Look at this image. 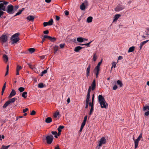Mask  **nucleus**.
Segmentation results:
<instances>
[{
  "mask_svg": "<svg viewBox=\"0 0 149 149\" xmlns=\"http://www.w3.org/2000/svg\"><path fill=\"white\" fill-rule=\"evenodd\" d=\"M8 1H6L4 0H0V2L1 3H0V5L1 4H3V3H5V2H7ZM4 14V12L3 11H1L0 10V18H1V16L3 15Z\"/></svg>",
  "mask_w": 149,
  "mask_h": 149,
  "instance_id": "13",
  "label": "nucleus"
},
{
  "mask_svg": "<svg viewBox=\"0 0 149 149\" xmlns=\"http://www.w3.org/2000/svg\"><path fill=\"white\" fill-rule=\"evenodd\" d=\"M52 121V119L50 117H47L46 118L45 122L47 123H50Z\"/></svg>",
  "mask_w": 149,
  "mask_h": 149,
  "instance_id": "17",
  "label": "nucleus"
},
{
  "mask_svg": "<svg viewBox=\"0 0 149 149\" xmlns=\"http://www.w3.org/2000/svg\"><path fill=\"white\" fill-rule=\"evenodd\" d=\"M49 40L52 42H54L56 40V38L55 37H50Z\"/></svg>",
  "mask_w": 149,
  "mask_h": 149,
  "instance_id": "33",
  "label": "nucleus"
},
{
  "mask_svg": "<svg viewBox=\"0 0 149 149\" xmlns=\"http://www.w3.org/2000/svg\"><path fill=\"white\" fill-rule=\"evenodd\" d=\"M147 109H148V111H149V106H143V110L145 111Z\"/></svg>",
  "mask_w": 149,
  "mask_h": 149,
  "instance_id": "43",
  "label": "nucleus"
},
{
  "mask_svg": "<svg viewBox=\"0 0 149 149\" xmlns=\"http://www.w3.org/2000/svg\"><path fill=\"white\" fill-rule=\"evenodd\" d=\"M140 140L138 139H136L134 141V143H135V149H136L138 145L139 141Z\"/></svg>",
  "mask_w": 149,
  "mask_h": 149,
  "instance_id": "24",
  "label": "nucleus"
},
{
  "mask_svg": "<svg viewBox=\"0 0 149 149\" xmlns=\"http://www.w3.org/2000/svg\"><path fill=\"white\" fill-rule=\"evenodd\" d=\"M53 49L54 51V53L55 54L56 52L58 50V47L56 45L54 47Z\"/></svg>",
  "mask_w": 149,
  "mask_h": 149,
  "instance_id": "37",
  "label": "nucleus"
},
{
  "mask_svg": "<svg viewBox=\"0 0 149 149\" xmlns=\"http://www.w3.org/2000/svg\"><path fill=\"white\" fill-rule=\"evenodd\" d=\"M92 86L91 89L93 91L95 88L96 86V84L95 82V79H94L93 82L91 84Z\"/></svg>",
  "mask_w": 149,
  "mask_h": 149,
  "instance_id": "12",
  "label": "nucleus"
},
{
  "mask_svg": "<svg viewBox=\"0 0 149 149\" xmlns=\"http://www.w3.org/2000/svg\"><path fill=\"white\" fill-rule=\"evenodd\" d=\"M4 136L3 135H2L1 136L0 135V140H2V139H4Z\"/></svg>",
  "mask_w": 149,
  "mask_h": 149,
  "instance_id": "63",
  "label": "nucleus"
},
{
  "mask_svg": "<svg viewBox=\"0 0 149 149\" xmlns=\"http://www.w3.org/2000/svg\"><path fill=\"white\" fill-rule=\"evenodd\" d=\"M118 86H117L115 85L113 86V89L115 90H116Z\"/></svg>",
  "mask_w": 149,
  "mask_h": 149,
  "instance_id": "61",
  "label": "nucleus"
},
{
  "mask_svg": "<svg viewBox=\"0 0 149 149\" xmlns=\"http://www.w3.org/2000/svg\"><path fill=\"white\" fill-rule=\"evenodd\" d=\"M77 41L78 42H82L84 41V39L82 37H79L77 38Z\"/></svg>",
  "mask_w": 149,
  "mask_h": 149,
  "instance_id": "31",
  "label": "nucleus"
},
{
  "mask_svg": "<svg viewBox=\"0 0 149 149\" xmlns=\"http://www.w3.org/2000/svg\"><path fill=\"white\" fill-rule=\"evenodd\" d=\"M86 7L84 3H82L80 6V9L81 10H85Z\"/></svg>",
  "mask_w": 149,
  "mask_h": 149,
  "instance_id": "27",
  "label": "nucleus"
},
{
  "mask_svg": "<svg viewBox=\"0 0 149 149\" xmlns=\"http://www.w3.org/2000/svg\"><path fill=\"white\" fill-rule=\"evenodd\" d=\"M56 17V19L57 21H59L60 19V17L56 15L55 16Z\"/></svg>",
  "mask_w": 149,
  "mask_h": 149,
  "instance_id": "59",
  "label": "nucleus"
},
{
  "mask_svg": "<svg viewBox=\"0 0 149 149\" xmlns=\"http://www.w3.org/2000/svg\"><path fill=\"white\" fill-rule=\"evenodd\" d=\"M20 35V33H16L13 35L11 37V39H13V38H18V36Z\"/></svg>",
  "mask_w": 149,
  "mask_h": 149,
  "instance_id": "21",
  "label": "nucleus"
},
{
  "mask_svg": "<svg viewBox=\"0 0 149 149\" xmlns=\"http://www.w3.org/2000/svg\"><path fill=\"white\" fill-rule=\"evenodd\" d=\"M91 86H90L89 87L87 94V95L86 98H87L90 99V95L91 93Z\"/></svg>",
  "mask_w": 149,
  "mask_h": 149,
  "instance_id": "20",
  "label": "nucleus"
},
{
  "mask_svg": "<svg viewBox=\"0 0 149 149\" xmlns=\"http://www.w3.org/2000/svg\"><path fill=\"white\" fill-rule=\"evenodd\" d=\"M84 48V47H81L79 46H78L75 47L74 49V51H75L76 52H79L80 50Z\"/></svg>",
  "mask_w": 149,
  "mask_h": 149,
  "instance_id": "15",
  "label": "nucleus"
},
{
  "mask_svg": "<svg viewBox=\"0 0 149 149\" xmlns=\"http://www.w3.org/2000/svg\"><path fill=\"white\" fill-rule=\"evenodd\" d=\"M43 33L45 34H47L49 33V31L48 30H47L43 31Z\"/></svg>",
  "mask_w": 149,
  "mask_h": 149,
  "instance_id": "60",
  "label": "nucleus"
},
{
  "mask_svg": "<svg viewBox=\"0 0 149 149\" xmlns=\"http://www.w3.org/2000/svg\"><path fill=\"white\" fill-rule=\"evenodd\" d=\"M93 110H94L93 108L91 107V109L90 110V112L89 113V114L90 115H91L92 114L93 112Z\"/></svg>",
  "mask_w": 149,
  "mask_h": 149,
  "instance_id": "48",
  "label": "nucleus"
},
{
  "mask_svg": "<svg viewBox=\"0 0 149 149\" xmlns=\"http://www.w3.org/2000/svg\"><path fill=\"white\" fill-rule=\"evenodd\" d=\"M10 146V145L7 146L2 145L0 149H8V148Z\"/></svg>",
  "mask_w": 149,
  "mask_h": 149,
  "instance_id": "32",
  "label": "nucleus"
},
{
  "mask_svg": "<svg viewBox=\"0 0 149 149\" xmlns=\"http://www.w3.org/2000/svg\"><path fill=\"white\" fill-rule=\"evenodd\" d=\"M8 70H9V65H8L7 67H6V72L5 76H6L7 75H8Z\"/></svg>",
  "mask_w": 149,
  "mask_h": 149,
  "instance_id": "47",
  "label": "nucleus"
},
{
  "mask_svg": "<svg viewBox=\"0 0 149 149\" xmlns=\"http://www.w3.org/2000/svg\"><path fill=\"white\" fill-rule=\"evenodd\" d=\"M99 102L100 104L101 108H106L108 106V104L106 102L104 98L101 95H99L98 96Z\"/></svg>",
  "mask_w": 149,
  "mask_h": 149,
  "instance_id": "2",
  "label": "nucleus"
},
{
  "mask_svg": "<svg viewBox=\"0 0 149 149\" xmlns=\"http://www.w3.org/2000/svg\"><path fill=\"white\" fill-rule=\"evenodd\" d=\"M11 39L12 40L11 42L12 44L17 42L20 40V39L19 38H14Z\"/></svg>",
  "mask_w": 149,
  "mask_h": 149,
  "instance_id": "14",
  "label": "nucleus"
},
{
  "mask_svg": "<svg viewBox=\"0 0 149 149\" xmlns=\"http://www.w3.org/2000/svg\"><path fill=\"white\" fill-rule=\"evenodd\" d=\"M148 41H149V40H147L144 41H143L142 42H141L140 43V49L139 50H141L142 47L145 44V43H147Z\"/></svg>",
  "mask_w": 149,
  "mask_h": 149,
  "instance_id": "19",
  "label": "nucleus"
},
{
  "mask_svg": "<svg viewBox=\"0 0 149 149\" xmlns=\"http://www.w3.org/2000/svg\"><path fill=\"white\" fill-rule=\"evenodd\" d=\"M19 6L18 5H16L14 7V11L15 12V11H16L19 8Z\"/></svg>",
  "mask_w": 149,
  "mask_h": 149,
  "instance_id": "49",
  "label": "nucleus"
},
{
  "mask_svg": "<svg viewBox=\"0 0 149 149\" xmlns=\"http://www.w3.org/2000/svg\"><path fill=\"white\" fill-rule=\"evenodd\" d=\"M6 82H5L4 83L2 87V90L5 91V89L6 88Z\"/></svg>",
  "mask_w": 149,
  "mask_h": 149,
  "instance_id": "50",
  "label": "nucleus"
},
{
  "mask_svg": "<svg viewBox=\"0 0 149 149\" xmlns=\"http://www.w3.org/2000/svg\"><path fill=\"white\" fill-rule=\"evenodd\" d=\"M47 72V69H46V70H44L43 71H42V72H41V74L40 75L41 76V77H42L43 75V74H46V73Z\"/></svg>",
  "mask_w": 149,
  "mask_h": 149,
  "instance_id": "38",
  "label": "nucleus"
},
{
  "mask_svg": "<svg viewBox=\"0 0 149 149\" xmlns=\"http://www.w3.org/2000/svg\"><path fill=\"white\" fill-rule=\"evenodd\" d=\"M25 9V8H23L22 9H21L20 10H19L18 12L17 13H16V14L14 16V17H15L16 16H17L18 15H19L20 14H21L22 13L24 9Z\"/></svg>",
  "mask_w": 149,
  "mask_h": 149,
  "instance_id": "22",
  "label": "nucleus"
},
{
  "mask_svg": "<svg viewBox=\"0 0 149 149\" xmlns=\"http://www.w3.org/2000/svg\"><path fill=\"white\" fill-rule=\"evenodd\" d=\"M22 69V67L19 65H17V66L16 70L19 71Z\"/></svg>",
  "mask_w": 149,
  "mask_h": 149,
  "instance_id": "42",
  "label": "nucleus"
},
{
  "mask_svg": "<svg viewBox=\"0 0 149 149\" xmlns=\"http://www.w3.org/2000/svg\"><path fill=\"white\" fill-rule=\"evenodd\" d=\"M117 83L119 85L120 87H121L123 86V83L120 81L118 80L117 81Z\"/></svg>",
  "mask_w": 149,
  "mask_h": 149,
  "instance_id": "35",
  "label": "nucleus"
},
{
  "mask_svg": "<svg viewBox=\"0 0 149 149\" xmlns=\"http://www.w3.org/2000/svg\"><path fill=\"white\" fill-rule=\"evenodd\" d=\"M59 114V112L58 111L55 112L53 115V116L54 118H56L57 116H58Z\"/></svg>",
  "mask_w": 149,
  "mask_h": 149,
  "instance_id": "36",
  "label": "nucleus"
},
{
  "mask_svg": "<svg viewBox=\"0 0 149 149\" xmlns=\"http://www.w3.org/2000/svg\"><path fill=\"white\" fill-rule=\"evenodd\" d=\"M52 134L54 135H55L57 134V132L56 131H52L51 132Z\"/></svg>",
  "mask_w": 149,
  "mask_h": 149,
  "instance_id": "62",
  "label": "nucleus"
},
{
  "mask_svg": "<svg viewBox=\"0 0 149 149\" xmlns=\"http://www.w3.org/2000/svg\"><path fill=\"white\" fill-rule=\"evenodd\" d=\"M36 114V112L34 110L32 111L30 113L31 115H34Z\"/></svg>",
  "mask_w": 149,
  "mask_h": 149,
  "instance_id": "52",
  "label": "nucleus"
},
{
  "mask_svg": "<svg viewBox=\"0 0 149 149\" xmlns=\"http://www.w3.org/2000/svg\"><path fill=\"white\" fill-rule=\"evenodd\" d=\"M35 18V16L32 15H29L26 18V19L29 21H33Z\"/></svg>",
  "mask_w": 149,
  "mask_h": 149,
  "instance_id": "10",
  "label": "nucleus"
},
{
  "mask_svg": "<svg viewBox=\"0 0 149 149\" xmlns=\"http://www.w3.org/2000/svg\"><path fill=\"white\" fill-rule=\"evenodd\" d=\"M91 67V65L90 64H89L88 65V67L86 69V76L88 77L90 75V69Z\"/></svg>",
  "mask_w": 149,
  "mask_h": 149,
  "instance_id": "11",
  "label": "nucleus"
},
{
  "mask_svg": "<svg viewBox=\"0 0 149 149\" xmlns=\"http://www.w3.org/2000/svg\"><path fill=\"white\" fill-rule=\"evenodd\" d=\"M10 104V103L9 102V101L8 100L3 105V108L4 109H6L7 107Z\"/></svg>",
  "mask_w": 149,
  "mask_h": 149,
  "instance_id": "23",
  "label": "nucleus"
},
{
  "mask_svg": "<svg viewBox=\"0 0 149 149\" xmlns=\"http://www.w3.org/2000/svg\"><path fill=\"white\" fill-rule=\"evenodd\" d=\"M135 49V47L134 46H132L131 47L129 48L128 52V53L132 52L134 51Z\"/></svg>",
  "mask_w": 149,
  "mask_h": 149,
  "instance_id": "25",
  "label": "nucleus"
},
{
  "mask_svg": "<svg viewBox=\"0 0 149 149\" xmlns=\"http://www.w3.org/2000/svg\"><path fill=\"white\" fill-rule=\"evenodd\" d=\"M106 143V139L105 137H103L100 139L99 141L98 146L101 147L102 144H105Z\"/></svg>",
  "mask_w": 149,
  "mask_h": 149,
  "instance_id": "5",
  "label": "nucleus"
},
{
  "mask_svg": "<svg viewBox=\"0 0 149 149\" xmlns=\"http://www.w3.org/2000/svg\"><path fill=\"white\" fill-rule=\"evenodd\" d=\"M54 137L52 135H48L46 137V142L47 144H50L52 143Z\"/></svg>",
  "mask_w": 149,
  "mask_h": 149,
  "instance_id": "3",
  "label": "nucleus"
},
{
  "mask_svg": "<svg viewBox=\"0 0 149 149\" xmlns=\"http://www.w3.org/2000/svg\"><path fill=\"white\" fill-rule=\"evenodd\" d=\"M89 106L91 107L94 108V104L91 103V102H89Z\"/></svg>",
  "mask_w": 149,
  "mask_h": 149,
  "instance_id": "55",
  "label": "nucleus"
},
{
  "mask_svg": "<svg viewBox=\"0 0 149 149\" xmlns=\"http://www.w3.org/2000/svg\"><path fill=\"white\" fill-rule=\"evenodd\" d=\"M9 3L8 2L4 3L3 4H1L0 6V10L6 12L9 14H12L15 13L14 6L11 4L8 5L7 8V5Z\"/></svg>",
  "mask_w": 149,
  "mask_h": 149,
  "instance_id": "1",
  "label": "nucleus"
},
{
  "mask_svg": "<svg viewBox=\"0 0 149 149\" xmlns=\"http://www.w3.org/2000/svg\"><path fill=\"white\" fill-rule=\"evenodd\" d=\"M53 20L52 19H51L48 22H44L43 23V26L45 27L48 25H51L53 24Z\"/></svg>",
  "mask_w": 149,
  "mask_h": 149,
  "instance_id": "6",
  "label": "nucleus"
},
{
  "mask_svg": "<svg viewBox=\"0 0 149 149\" xmlns=\"http://www.w3.org/2000/svg\"><path fill=\"white\" fill-rule=\"evenodd\" d=\"M90 101V99L86 98V107L85 108L87 109L88 108V105L89 104V101Z\"/></svg>",
  "mask_w": 149,
  "mask_h": 149,
  "instance_id": "26",
  "label": "nucleus"
},
{
  "mask_svg": "<svg viewBox=\"0 0 149 149\" xmlns=\"http://www.w3.org/2000/svg\"><path fill=\"white\" fill-rule=\"evenodd\" d=\"M86 122L84 121H83V122H82V123H81V127H84L85 125L86 124Z\"/></svg>",
  "mask_w": 149,
  "mask_h": 149,
  "instance_id": "51",
  "label": "nucleus"
},
{
  "mask_svg": "<svg viewBox=\"0 0 149 149\" xmlns=\"http://www.w3.org/2000/svg\"><path fill=\"white\" fill-rule=\"evenodd\" d=\"M17 100V98L15 97L11 99H10L8 101L10 104L13 103Z\"/></svg>",
  "mask_w": 149,
  "mask_h": 149,
  "instance_id": "29",
  "label": "nucleus"
},
{
  "mask_svg": "<svg viewBox=\"0 0 149 149\" xmlns=\"http://www.w3.org/2000/svg\"><path fill=\"white\" fill-rule=\"evenodd\" d=\"M125 8V7L120 5H118L115 8V10L116 11H119Z\"/></svg>",
  "mask_w": 149,
  "mask_h": 149,
  "instance_id": "7",
  "label": "nucleus"
},
{
  "mask_svg": "<svg viewBox=\"0 0 149 149\" xmlns=\"http://www.w3.org/2000/svg\"><path fill=\"white\" fill-rule=\"evenodd\" d=\"M100 71V68L95 67L94 70V73L95 74V77L96 78L98 77V75Z\"/></svg>",
  "mask_w": 149,
  "mask_h": 149,
  "instance_id": "8",
  "label": "nucleus"
},
{
  "mask_svg": "<svg viewBox=\"0 0 149 149\" xmlns=\"http://www.w3.org/2000/svg\"><path fill=\"white\" fill-rule=\"evenodd\" d=\"M64 13H65V15L66 16H68L69 15V12L68 11L66 10L64 11Z\"/></svg>",
  "mask_w": 149,
  "mask_h": 149,
  "instance_id": "56",
  "label": "nucleus"
},
{
  "mask_svg": "<svg viewBox=\"0 0 149 149\" xmlns=\"http://www.w3.org/2000/svg\"><path fill=\"white\" fill-rule=\"evenodd\" d=\"M3 58L4 61H5L6 63L8 62V58L6 54H4L3 55Z\"/></svg>",
  "mask_w": 149,
  "mask_h": 149,
  "instance_id": "18",
  "label": "nucleus"
},
{
  "mask_svg": "<svg viewBox=\"0 0 149 149\" xmlns=\"http://www.w3.org/2000/svg\"><path fill=\"white\" fill-rule=\"evenodd\" d=\"M64 127L63 125H60L58 127L57 129L58 130L60 131H61V130L63 129Z\"/></svg>",
  "mask_w": 149,
  "mask_h": 149,
  "instance_id": "41",
  "label": "nucleus"
},
{
  "mask_svg": "<svg viewBox=\"0 0 149 149\" xmlns=\"http://www.w3.org/2000/svg\"><path fill=\"white\" fill-rule=\"evenodd\" d=\"M142 133H141L140 134L139 136V137H138V138H137V139H139L140 140V138H142Z\"/></svg>",
  "mask_w": 149,
  "mask_h": 149,
  "instance_id": "58",
  "label": "nucleus"
},
{
  "mask_svg": "<svg viewBox=\"0 0 149 149\" xmlns=\"http://www.w3.org/2000/svg\"><path fill=\"white\" fill-rule=\"evenodd\" d=\"M102 60L103 59H102L101 61L98 63L97 66L96 67L100 68V66L102 63Z\"/></svg>",
  "mask_w": 149,
  "mask_h": 149,
  "instance_id": "45",
  "label": "nucleus"
},
{
  "mask_svg": "<svg viewBox=\"0 0 149 149\" xmlns=\"http://www.w3.org/2000/svg\"><path fill=\"white\" fill-rule=\"evenodd\" d=\"M44 84L42 83H40L38 84V87L39 88H42L44 87Z\"/></svg>",
  "mask_w": 149,
  "mask_h": 149,
  "instance_id": "44",
  "label": "nucleus"
},
{
  "mask_svg": "<svg viewBox=\"0 0 149 149\" xmlns=\"http://www.w3.org/2000/svg\"><path fill=\"white\" fill-rule=\"evenodd\" d=\"M93 17L91 16L88 17L86 20V22L88 23H90L92 22Z\"/></svg>",
  "mask_w": 149,
  "mask_h": 149,
  "instance_id": "28",
  "label": "nucleus"
},
{
  "mask_svg": "<svg viewBox=\"0 0 149 149\" xmlns=\"http://www.w3.org/2000/svg\"><path fill=\"white\" fill-rule=\"evenodd\" d=\"M121 16V15L120 14H118L116 15L114 17L113 22L116 21Z\"/></svg>",
  "mask_w": 149,
  "mask_h": 149,
  "instance_id": "16",
  "label": "nucleus"
},
{
  "mask_svg": "<svg viewBox=\"0 0 149 149\" xmlns=\"http://www.w3.org/2000/svg\"><path fill=\"white\" fill-rule=\"evenodd\" d=\"M35 49L34 48H29L28 50L31 54L32 53L35 51Z\"/></svg>",
  "mask_w": 149,
  "mask_h": 149,
  "instance_id": "30",
  "label": "nucleus"
},
{
  "mask_svg": "<svg viewBox=\"0 0 149 149\" xmlns=\"http://www.w3.org/2000/svg\"><path fill=\"white\" fill-rule=\"evenodd\" d=\"M27 93L26 92H24L22 94V96L24 98H26L27 97Z\"/></svg>",
  "mask_w": 149,
  "mask_h": 149,
  "instance_id": "34",
  "label": "nucleus"
},
{
  "mask_svg": "<svg viewBox=\"0 0 149 149\" xmlns=\"http://www.w3.org/2000/svg\"><path fill=\"white\" fill-rule=\"evenodd\" d=\"M97 58V56L96 55L95 53H94L93 57V59L94 61H95Z\"/></svg>",
  "mask_w": 149,
  "mask_h": 149,
  "instance_id": "39",
  "label": "nucleus"
},
{
  "mask_svg": "<svg viewBox=\"0 0 149 149\" xmlns=\"http://www.w3.org/2000/svg\"><path fill=\"white\" fill-rule=\"evenodd\" d=\"M149 115V111L146 112H145V116H147Z\"/></svg>",
  "mask_w": 149,
  "mask_h": 149,
  "instance_id": "64",
  "label": "nucleus"
},
{
  "mask_svg": "<svg viewBox=\"0 0 149 149\" xmlns=\"http://www.w3.org/2000/svg\"><path fill=\"white\" fill-rule=\"evenodd\" d=\"M50 37L51 36H49L45 35L44 36L43 38H44L45 39L46 38H47L49 40Z\"/></svg>",
  "mask_w": 149,
  "mask_h": 149,
  "instance_id": "53",
  "label": "nucleus"
},
{
  "mask_svg": "<svg viewBox=\"0 0 149 149\" xmlns=\"http://www.w3.org/2000/svg\"><path fill=\"white\" fill-rule=\"evenodd\" d=\"M116 63L115 62H113L112 63V67H114L115 68L116 67Z\"/></svg>",
  "mask_w": 149,
  "mask_h": 149,
  "instance_id": "54",
  "label": "nucleus"
},
{
  "mask_svg": "<svg viewBox=\"0 0 149 149\" xmlns=\"http://www.w3.org/2000/svg\"><path fill=\"white\" fill-rule=\"evenodd\" d=\"M25 90V88L23 87H20L18 88V90L20 92H23Z\"/></svg>",
  "mask_w": 149,
  "mask_h": 149,
  "instance_id": "40",
  "label": "nucleus"
},
{
  "mask_svg": "<svg viewBox=\"0 0 149 149\" xmlns=\"http://www.w3.org/2000/svg\"><path fill=\"white\" fill-rule=\"evenodd\" d=\"M7 40V37L6 35H2L0 37V41L2 44L6 42Z\"/></svg>",
  "mask_w": 149,
  "mask_h": 149,
  "instance_id": "4",
  "label": "nucleus"
},
{
  "mask_svg": "<svg viewBox=\"0 0 149 149\" xmlns=\"http://www.w3.org/2000/svg\"><path fill=\"white\" fill-rule=\"evenodd\" d=\"M65 44H61L59 46L60 47V48L61 49L63 48L65 46Z\"/></svg>",
  "mask_w": 149,
  "mask_h": 149,
  "instance_id": "57",
  "label": "nucleus"
},
{
  "mask_svg": "<svg viewBox=\"0 0 149 149\" xmlns=\"http://www.w3.org/2000/svg\"><path fill=\"white\" fill-rule=\"evenodd\" d=\"M16 94V92L15 90L13 89L12 90V91L9 95L8 97V99L11 98L12 97L15 96Z\"/></svg>",
  "mask_w": 149,
  "mask_h": 149,
  "instance_id": "9",
  "label": "nucleus"
},
{
  "mask_svg": "<svg viewBox=\"0 0 149 149\" xmlns=\"http://www.w3.org/2000/svg\"><path fill=\"white\" fill-rule=\"evenodd\" d=\"M28 65H29V68L33 70L35 68L33 66L31 63H28Z\"/></svg>",
  "mask_w": 149,
  "mask_h": 149,
  "instance_id": "46",
  "label": "nucleus"
}]
</instances>
